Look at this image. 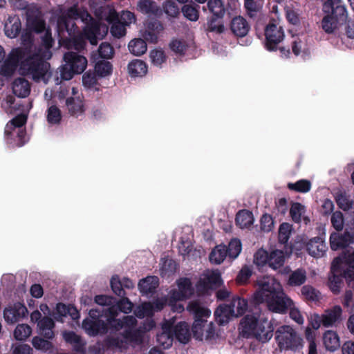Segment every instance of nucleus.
<instances>
[{
	"instance_id": "f257e3e1",
	"label": "nucleus",
	"mask_w": 354,
	"mask_h": 354,
	"mask_svg": "<svg viewBox=\"0 0 354 354\" xmlns=\"http://www.w3.org/2000/svg\"><path fill=\"white\" fill-rule=\"evenodd\" d=\"M108 26L95 20L85 9L73 5L63 12L57 20L59 44L68 49L80 51L88 40L96 46L108 33Z\"/></svg>"
},
{
	"instance_id": "f03ea898",
	"label": "nucleus",
	"mask_w": 354,
	"mask_h": 354,
	"mask_svg": "<svg viewBox=\"0 0 354 354\" xmlns=\"http://www.w3.org/2000/svg\"><path fill=\"white\" fill-rule=\"evenodd\" d=\"M253 301L255 304L266 302L269 310L281 314L286 313L294 304L274 279L262 281L259 290L254 295Z\"/></svg>"
},
{
	"instance_id": "7ed1b4c3",
	"label": "nucleus",
	"mask_w": 354,
	"mask_h": 354,
	"mask_svg": "<svg viewBox=\"0 0 354 354\" xmlns=\"http://www.w3.org/2000/svg\"><path fill=\"white\" fill-rule=\"evenodd\" d=\"M22 50L24 55L21 60L20 70L23 74L30 75L35 81H39L46 75L49 67V64L45 60L47 57L41 48H37L32 53Z\"/></svg>"
},
{
	"instance_id": "20e7f679",
	"label": "nucleus",
	"mask_w": 354,
	"mask_h": 354,
	"mask_svg": "<svg viewBox=\"0 0 354 354\" xmlns=\"http://www.w3.org/2000/svg\"><path fill=\"white\" fill-rule=\"evenodd\" d=\"M187 310L193 314L194 317L192 328L193 337L196 339L203 340L205 327L207 325V318L211 315L210 310L201 306L198 300H194L188 304Z\"/></svg>"
},
{
	"instance_id": "39448f33",
	"label": "nucleus",
	"mask_w": 354,
	"mask_h": 354,
	"mask_svg": "<svg viewBox=\"0 0 354 354\" xmlns=\"http://www.w3.org/2000/svg\"><path fill=\"white\" fill-rule=\"evenodd\" d=\"M275 340L280 351H297L302 348L303 339L290 326L283 325L275 331Z\"/></svg>"
},
{
	"instance_id": "423d86ee",
	"label": "nucleus",
	"mask_w": 354,
	"mask_h": 354,
	"mask_svg": "<svg viewBox=\"0 0 354 354\" xmlns=\"http://www.w3.org/2000/svg\"><path fill=\"white\" fill-rule=\"evenodd\" d=\"M63 59L65 65L62 75L65 80H71L75 74L83 73L86 68V58L77 53L72 51L65 53Z\"/></svg>"
},
{
	"instance_id": "0eeeda50",
	"label": "nucleus",
	"mask_w": 354,
	"mask_h": 354,
	"mask_svg": "<svg viewBox=\"0 0 354 354\" xmlns=\"http://www.w3.org/2000/svg\"><path fill=\"white\" fill-rule=\"evenodd\" d=\"M89 317L82 322V328L90 336L104 335L108 332V325L101 318L103 312L98 309H91L88 313Z\"/></svg>"
},
{
	"instance_id": "6e6552de",
	"label": "nucleus",
	"mask_w": 354,
	"mask_h": 354,
	"mask_svg": "<svg viewBox=\"0 0 354 354\" xmlns=\"http://www.w3.org/2000/svg\"><path fill=\"white\" fill-rule=\"evenodd\" d=\"M264 46L268 51H276L283 40L285 33L283 27L275 19H271L264 30Z\"/></svg>"
},
{
	"instance_id": "1a4fd4ad",
	"label": "nucleus",
	"mask_w": 354,
	"mask_h": 354,
	"mask_svg": "<svg viewBox=\"0 0 354 354\" xmlns=\"http://www.w3.org/2000/svg\"><path fill=\"white\" fill-rule=\"evenodd\" d=\"M24 55V51L19 48H15L8 55L0 68V74L5 77L13 75Z\"/></svg>"
},
{
	"instance_id": "9d476101",
	"label": "nucleus",
	"mask_w": 354,
	"mask_h": 354,
	"mask_svg": "<svg viewBox=\"0 0 354 354\" xmlns=\"http://www.w3.org/2000/svg\"><path fill=\"white\" fill-rule=\"evenodd\" d=\"M27 27L35 33H41L46 30V21L41 12L36 9H28L26 12Z\"/></svg>"
},
{
	"instance_id": "9b49d317",
	"label": "nucleus",
	"mask_w": 354,
	"mask_h": 354,
	"mask_svg": "<svg viewBox=\"0 0 354 354\" xmlns=\"http://www.w3.org/2000/svg\"><path fill=\"white\" fill-rule=\"evenodd\" d=\"M337 268L343 270L345 277L349 268L354 269V250L353 248L344 251L338 257L333 259V272Z\"/></svg>"
},
{
	"instance_id": "f8f14e48",
	"label": "nucleus",
	"mask_w": 354,
	"mask_h": 354,
	"mask_svg": "<svg viewBox=\"0 0 354 354\" xmlns=\"http://www.w3.org/2000/svg\"><path fill=\"white\" fill-rule=\"evenodd\" d=\"M274 326L271 321L266 318L260 319L259 324L252 335L261 342L269 341L273 336Z\"/></svg>"
},
{
	"instance_id": "ddd939ff",
	"label": "nucleus",
	"mask_w": 354,
	"mask_h": 354,
	"mask_svg": "<svg viewBox=\"0 0 354 354\" xmlns=\"http://www.w3.org/2000/svg\"><path fill=\"white\" fill-rule=\"evenodd\" d=\"M28 311L24 304L17 302L4 310L3 316L8 323L14 324L26 317Z\"/></svg>"
},
{
	"instance_id": "4468645a",
	"label": "nucleus",
	"mask_w": 354,
	"mask_h": 354,
	"mask_svg": "<svg viewBox=\"0 0 354 354\" xmlns=\"http://www.w3.org/2000/svg\"><path fill=\"white\" fill-rule=\"evenodd\" d=\"M4 33L10 39L16 38L21 31V22L17 15H9L4 24Z\"/></svg>"
},
{
	"instance_id": "2eb2a0df",
	"label": "nucleus",
	"mask_w": 354,
	"mask_h": 354,
	"mask_svg": "<svg viewBox=\"0 0 354 354\" xmlns=\"http://www.w3.org/2000/svg\"><path fill=\"white\" fill-rule=\"evenodd\" d=\"M171 319L174 322V319ZM171 330L174 337L180 343L187 344L191 339L190 327L186 322H179L176 325L174 323Z\"/></svg>"
},
{
	"instance_id": "dca6fc26",
	"label": "nucleus",
	"mask_w": 354,
	"mask_h": 354,
	"mask_svg": "<svg viewBox=\"0 0 354 354\" xmlns=\"http://www.w3.org/2000/svg\"><path fill=\"white\" fill-rule=\"evenodd\" d=\"M173 324L172 319L167 321L162 325L163 331L157 335L156 341L164 349L169 348L173 344L174 336L171 330Z\"/></svg>"
},
{
	"instance_id": "f3484780",
	"label": "nucleus",
	"mask_w": 354,
	"mask_h": 354,
	"mask_svg": "<svg viewBox=\"0 0 354 354\" xmlns=\"http://www.w3.org/2000/svg\"><path fill=\"white\" fill-rule=\"evenodd\" d=\"M306 250L314 257H322L326 250V246L321 237L316 236L310 239L306 245Z\"/></svg>"
},
{
	"instance_id": "a211bd4d",
	"label": "nucleus",
	"mask_w": 354,
	"mask_h": 354,
	"mask_svg": "<svg viewBox=\"0 0 354 354\" xmlns=\"http://www.w3.org/2000/svg\"><path fill=\"white\" fill-rule=\"evenodd\" d=\"M179 290L173 294V298L176 300H183L194 293L192 282L188 278H181L178 282Z\"/></svg>"
},
{
	"instance_id": "6ab92c4d",
	"label": "nucleus",
	"mask_w": 354,
	"mask_h": 354,
	"mask_svg": "<svg viewBox=\"0 0 354 354\" xmlns=\"http://www.w3.org/2000/svg\"><path fill=\"white\" fill-rule=\"evenodd\" d=\"M66 105L68 111V113L71 116L77 118L84 113V104L80 97H68L66 100Z\"/></svg>"
},
{
	"instance_id": "aec40b11",
	"label": "nucleus",
	"mask_w": 354,
	"mask_h": 354,
	"mask_svg": "<svg viewBox=\"0 0 354 354\" xmlns=\"http://www.w3.org/2000/svg\"><path fill=\"white\" fill-rule=\"evenodd\" d=\"M230 29L236 36L243 37L248 34L250 26L243 17L239 16L232 19Z\"/></svg>"
},
{
	"instance_id": "412c9836",
	"label": "nucleus",
	"mask_w": 354,
	"mask_h": 354,
	"mask_svg": "<svg viewBox=\"0 0 354 354\" xmlns=\"http://www.w3.org/2000/svg\"><path fill=\"white\" fill-rule=\"evenodd\" d=\"M159 284V279L156 276H148L140 280L138 288L142 294L148 295L155 292Z\"/></svg>"
},
{
	"instance_id": "4be33fe9",
	"label": "nucleus",
	"mask_w": 354,
	"mask_h": 354,
	"mask_svg": "<svg viewBox=\"0 0 354 354\" xmlns=\"http://www.w3.org/2000/svg\"><path fill=\"white\" fill-rule=\"evenodd\" d=\"M13 93L19 97H26L30 92V85L24 77L15 79L12 84Z\"/></svg>"
},
{
	"instance_id": "5701e85b",
	"label": "nucleus",
	"mask_w": 354,
	"mask_h": 354,
	"mask_svg": "<svg viewBox=\"0 0 354 354\" xmlns=\"http://www.w3.org/2000/svg\"><path fill=\"white\" fill-rule=\"evenodd\" d=\"M335 201L338 207L354 215V201L350 198V196L344 191H339L335 196Z\"/></svg>"
},
{
	"instance_id": "b1692460",
	"label": "nucleus",
	"mask_w": 354,
	"mask_h": 354,
	"mask_svg": "<svg viewBox=\"0 0 354 354\" xmlns=\"http://www.w3.org/2000/svg\"><path fill=\"white\" fill-rule=\"evenodd\" d=\"M37 326L39 328L41 335L45 339H53L55 336L53 329L55 324L51 317L47 316L42 317L38 322Z\"/></svg>"
},
{
	"instance_id": "393cba45",
	"label": "nucleus",
	"mask_w": 354,
	"mask_h": 354,
	"mask_svg": "<svg viewBox=\"0 0 354 354\" xmlns=\"http://www.w3.org/2000/svg\"><path fill=\"white\" fill-rule=\"evenodd\" d=\"M128 72L131 77H142L147 72L146 63L141 59H133L128 64Z\"/></svg>"
},
{
	"instance_id": "a878e982",
	"label": "nucleus",
	"mask_w": 354,
	"mask_h": 354,
	"mask_svg": "<svg viewBox=\"0 0 354 354\" xmlns=\"http://www.w3.org/2000/svg\"><path fill=\"white\" fill-rule=\"evenodd\" d=\"M27 117L24 114H19L12 118L6 125L5 127V136L8 139L12 136V132L15 131L16 128L21 129V127L26 123Z\"/></svg>"
},
{
	"instance_id": "bb28decb",
	"label": "nucleus",
	"mask_w": 354,
	"mask_h": 354,
	"mask_svg": "<svg viewBox=\"0 0 354 354\" xmlns=\"http://www.w3.org/2000/svg\"><path fill=\"white\" fill-rule=\"evenodd\" d=\"M235 222L240 228H248L254 222V216L252 212L248 209H242L238 212L236 215Z\"/></svg>"
},
{
	"instance_id": "cd10ccee",
	"label": "nucleus",
	"mask_w": 354,
	"mask_h": 354,
	"mask_svg": "<svg viewBox=\"0 0 354 354\" xmlns=\"http://www.w3.org/2000/svg\"><path fill=\"white\" fill-rule=\"evenodd\" d=\"M137 9L142 14L148 15H157L160 12V8L152 0H140L137 5Z\"/></svg>"
},
{
	"instance_id": "c85d7f7f",
	"label": "nucleus",
	"mask_w": 354,
	"mask_h": 354,
	"mask_svg": "<svg viewBox=\"0 0 354 354\" xmlns=\"http://www.w3.org/2000/svg\"><path fill=\"white\" fill-rule=\"evenodd\" d=\"M259 319L254 315H246L241 321V326L243 328V333L247 335H252L259 324Z\"/></svg>"
},
{
	"instance_id": "c756f323",
	"label": "nucleus",
	"mask_w": 354,
	"mask_h": 354,
	"mask_svg": "<svg viewBox=\"0 0 354 354\" xmlns=\"http://www.w3.org/2000/svg\"><path fill=\"white\" fill-rule=\"evenodd\" d=\"M227 256V246L225 245H216L210 252L209 261L215 264H221Z\"/></svg>"
},
{
	"instance_id": "7c9ffc66",
	"label": "nucleus",
	"mask_w": 354,
	"mask_h": 354,
	"mask_svg": "<svg viewBox=\"0 0 354 354\" xmlns=\"http://www.w3.org/2000/svg\"><path fill=\"white\" fill-rule=\"evenodd\" d=\"M303 299L308 303H316L321 299L319 291L310 285H305L301 289Z\"/></svg>"
},
{
	"instance_id": "2f4dec72",
	"label": "nucleus",
	"mask_w": 354,
	"mask_h": 354,
	"mask_svg": "<svg viewBox=\"0 0 354 354\" xmlns=\"http://www.w3.org/2000/svg\"><path fill=\"white\" fill-rule=\"evenodd\" d=\"M200 6L191 1L189 3L185 4L181 11L185 18L192 21H196L199 17V9Z\"/></svg>"
},
{
	"instance_id": "473e14b6",
	"label": "nucleus",
	"mask_w": 354,
	"mask_h": 354,
	"mask_svg": "<svg viewBox=\"0 0 354 354\" xmlns=\"http://www.w3.org/2000/svg\"><path fill=\"white\" fill-rule=\"evenodd\" d=\"M232 310L230 306L218 307L214 312V317L216 323L220 326H224L229 322Z\"/></svg>"
},
{
	"instance_id": "72a5a7b5",
	"label": "nucleus",
	"mask_w": 354,
	"mask_h": 354,
	"mask_svg": "<svg viewBox=\"0 0 354 354\" xmlns=\"http://www.w3.org/2000/svg\"><path fill=\"white\" fill-rule=\"evenodd\" d=\"M33 31L30 30L28 28L22 33L21 39V46L18 48L28 50L29 53H32V51L37 50V48L34 45V38L32 35Z\"/></svg>"
},
{
	"instance_id": "f704fd0d",
	"label": "nucleus",
	"mask_w": 354,
	"mask_h": 354,
	"mask_svg": "<svg viewBox=\"0 0 354 354\" xmlns=\"http://www.w3.org/2000/svg\"><path fill=\"white\" fill-rule=\"evenodd\" d=\"M285 262L283 252L279 250H275L270 253L268 266L273 270H277L282 267Z\"/></svg>"
},
{
	"instance_id": "c9c22d12",
	"label": "nucleus",
	"mask_w": 354,
	"mask_h": 354,
	"mask_svg": "<svg viewBox=\"0 0 354 354\" xmlns=\"http://www.w3.org/2000/svg\"><path fill=\"white\" fill-rule=\"evenodd\" d=\"M129 51L136 56L143 55L147 50L145 40L138 38L131 40L129 44Z\"/></svg>"
},
{
	"instance_id": "e433bc0d",
	"label": "nucleus",
	"mask_w": 354,
	"mask_h": 354,
	"mask_svg": "<svg viewBox=\"0 0 354 354\" xmlns=\"http://www.w3.org/2000/svg\"><path fill=\"white\" fill-rule=\"evenodd\" d=\"M306 281V272L303 269H297L288 277V284L290 286H299Z\"/></svg>"
},
{
	"instance_id": "4c0bfd02",
	"label": "nucleus",
	"mask_w": 354,
	"mask_h": 354,
	"mask_svg": "<svg viewBox=\"0 0 354 354\" xmlns=\"http://www.w3.org/2000/svg\"><path fill=\"white\" fill-rule=\"evenodd\" d=\"M54 40L52 37L51 31L50 29L45 30L44 36L41 37V46L39 48L42 49V53L46 55L47 59L51 57L50 49L53 47Z\"/></svg>"
},
{
	"instance_id": "58836bf2",
	"label": "nucleus",
	"mask_w": 354,
	"mask_h": 354,
	"mask_svg": "<svg viewBox=\"0 0 354 354\" xmlns=\"http://www.w3.org/2000/svg\"><path fill=\"white\" fill-rule=\"evenodd\" d=\"M352 243H354V234L348 232H345L340 235L333 234V245H336L337 248H344Z\"/></svg>"
},
{
	"instance_id": "ea45409f",
	"label": "nucleus",
	"mask_w": 354,
	"mask_h": 354,
	"mask_svg": "<svg viewBox=\"0 0 354 354\" xmlns=\"http://www.w3.org/2000/svg\"><path fill=\"white\" fill-rule=\"evenodd\" d=\"M287 187L291 191L299 193H307L310 190L312 184L309 180L301 179L295 183H288Z\"/></svg>"
},
{
	"instance_id": "a19ab883",
	"label": "nucleus",
	"mask_w": 354,
	"mask_h": 354,
	"mask_svg": "<svg viewBox=\"0 0 354 354\" xmlns=\"http://www.w3.org/2000/svg\"><path fill=\"white\" fill-rule=\"evenodd\" d=\"M207 7L209 10L212 13V17L216 18L223 17L225 10L221 0H209Z\"/></svg>"
},
{
	"instance_id": "79ce46f5",
	"label": "nucleus",
	"mask_w": 354,
	"mask_h": 354,
	"mask_svg": "<svg viewBox=\"0 0 354 354\" xmlns=\"http://www.w3.org/2000/svg\"><path fill=\"white\" fill-rule=\"evenodd\" d=\"M242 250V244L239 239H232L227 247V256L232 259H235Z\"/></svg>"
},
{
	"instance_id": "37998d69",
	"label": "nucleus",
	"mask_w": 354,
	"mask_h": 354,
	"mask_svg": "<svg viewBox=\"0 0 354 354\" xmlns=\"http://www.w3.org/2000/svg\"><path fill=\"white\" fill-rule=\"evenodd\" d=\"M32 333L31 328L25 324L17 325L14 330V337L17 340L24 341L26 340Z\"/></svg>"
},
{
	"instance_id": "c03bdc74",
	"label": "nucleus",
	"mask_w": 354,
	"mask_h": 354,
	"mask_svg": "<svg viewBox=\"0 0 354 354\" xmlns=\"http://www.w3.org/2000/svg\"><path fill=\"white\" fill-rule=\"evenodd\" d=\"M62 120V113L59 109L55 106H50L47 110V121L51 124H58Z\"/></svg>"
},
{
	"instance_id": "a18cd8bd",
	"label": "nucleus",
	"mask_w": 354,
	"mask_h": 354,
	"mask_svg": "<svg viewBox=\"0 0 354 354\" xmlns=\"http://www.w3.org/2000/svg\"><path fill=\"white\" fill-rule=\"evenodd\" d=\"M94 71L99 77H105L112 73V64L108 61H100L95 64Z\"/></svg>"
},
{
	"instance_id": "49530a36",
	"label": "nucleus",
	"mask_w": 354,
	"mask_h": 354,
	"mask_svg": "<svg viewBox=\"0 0 354 354\" xmlns=\"http://www.w3.org/2000/svg\"><path fill=\"white\" fill-rule=\"evenodd\" d=\"M188 45L184 39H174L169 44L170 49L176 54L184 55Z\"/></svg>"
},
{
	"instance_id": "de8ad7c7",
	"label": "nucleus",
	"mask_w": 354,
	"mask_h": 354,
	"mask_svg": "<svg viewBox=\"0 0 354 354\" xmlns=\"http://www.w3.org/2000/svg\"><path fill=\"white\" fill-rule=\"evenodd\" d=\"M32 344L37 350H40L44 352L48 351L53 348V344L49 339H45L39 336H35L32 338Z\"/></svg>"
},
{
	"instance_id": "09e8293b",
	"label": "nucleus",
	"mask_w": 354,
	"mask_h": 354,
	"mask_svg": "<svg viewBox=\"0 0 354 354\" xmlns=\"http://www.w3.org/2000/svg\"><path fill=\"white\" fill-rule=\"evenodd\" d=\"M124 341L120 337L108 336L103 341V346L107 349L121 348Z\"/></svg>"
},
{
	"instance_id": "8fccbe9b",
	"label": "nucleus",
	"mask_w": 354,
	"mask_h": 354,
	"mask_svg": "<svg viewBox=\"0 0 354 354\" xmlns=\"http://www.w3.org/2000/svg\"><path fill=\"white\" fill-rule=\"evenodd\" d=\"M336 21L338 24H343L347 21L346 9L344 6L333 7V23Z\"/></svg>"
},
{
	"instance_id": "3c124183",
	"label": "nucleus",
	"mask_w": 354,
	"mask_h": 354,
	"mask_svg": "<svg viewBox=\"0 0 354 354\" xmlns=\"http://www.w3.org/2000/svg\"><path fill=\"white\" fill-rule=\"evenodd\" d=\"M304 211V206L299 203H293L290 209V215L295 223H300L301 214Z\"/></svg>"
},
{
	"instance_id": "603ef678",
	"label": "nucleus",
	"mask_w": 354,
	"mask_h": 354,
	"mask_svg": "<svg viewBox=\"0 0 354 354\" xmlns=\"http://www.w3.org/2000/svg\"><path fill=\"white\" fill-rule=\"evenodd\" d=\"M233 309L236 308L237 315H243L248 308V301L243 298L236 297L231 304ZM234 311V310H232Z\"/></svg>"
},
{
	"instance_id": "864d4df0",
	"label": "nucleus",
	"mask_w": 354,
	"mask_h": 354,
	"mask_svg": "<svg viewBox=\"0 0 354 354\" xmlns=\"http://www.w3.org/2000/svg\"><path fill=\"white\" fill-rule=\"evenodd\" d=\"M292 226L288 223H283L279 229V241L282 244L287 243L291 233Z\"/></svg>"
},
{
	"instance_id": "5fc2aeb1",
	"label": "nucleus",
	"mask_w": 354,
	"mask_h": 354,
	"mask_svg": "<svg viewBox=\"0 0 354 354\" xmlns=\"http://www.w3.org/2000/svg\"><path fill=\"white\" fill-rule=\"evenodd\" d=\"M97 73L94 71H88L86 72L82 77V83L85 87L93 88L97 84Z\"/></svg>"
},
{
	"instance_id": "6e6d98bb",
	"label": "nucleus",
	"mask_w": 354,
	"mask_h": 354,
	"mask_svg": "<svg viewBox=\"0 0 354 354\" xmlns=\"http://www.w3.org/2000/svg\"><path fill=\"white\" fill-rule=\"evenodd\" d=\"M123 337L131 342H142V334L138 330H132L131 328H127L122 333Z\"/></svg>"
},
{
	"instance_id": "4d7b16f0",
	"label": "nucleus",
	"mask_w": 354,
	"mask_h": 354,
	"mask_svg": "<svg viewBox=\"0 0 354 354\" xmlns=\"http://www.w3.org/2000/svg\"><path fill=\"white\" fill-rule=\"evenodd\" d=\"M110 284L113 292L116 295L119 297H124L125 295V291L122 288L121 280L118 275H114L112 277Z\"/></svg>"
},
{
	"instance_id": "13d9d810",
	"label": "nucleus",
	"mask_w": 354,
	"mask_h": 354,
	"mask_svg": "<svg viewBox=\"0 0 354 354\" xmlns=\"http://www.w3.org/2000/svg\"><path fill=\"white\" fill-rule=\"evenodd\" d=\"M165 12L171 17H177L179 15V8L177 4L172 0H167L163 5Z\"/></svg>"
},
{
	"instance_id": "bf43d9fd",
	"label": "nucleus",
	"mask_w": 354,
	"mask_h": 354,
	"mask_svg": "<svg viewBox=\"0 0 354 354\" xmlns=\"http://www.w3.org/2000/svg\"><path fill=\"white\" fill-rule=\"evenodd\" d=\"M98 53L103 59H110L113 57L114 50L112 46L107 42H102L98 48Z\"/></svg>"
},
{
	"instance_id": "052dcab7",
	"label": "nucleus",
	"mask_w": 354,
	"mask_h": 354,
	"mask_svg": "<svg viewBox=\"0 0 354 354\" xmlns=\"http://www.w3.org/2000/svg\"><path fill=\"white\" fill-rule=\"evenodd\" d=\"M150 59L153 64L160 66L166 60V56L162 50L154 49L150 52Z\"/></svg>"
},
{
	"instance_id": "680f3d73",
	"label": "nucleus",
	"mask_w": 354,
	"mask_h": 354,
	"mask_svg": "<svg viewBox=\"0 0 354 354\" xmlns=\"http://www.w3.org/2000/svg\"><path fill=\"white\" fill-rule=\"evenodd\" d=\"M261 230L265 232H270L274 227L272 217L268 214H263L260 220Z\"/></svg>"
},
{
	"instance_id": "e2e57ef3",
	"label": "nucleus",
	"mask_w": 354,
	"mask_h": 354,
	"mask_svg": "<svg viewBox=\"0 0 354 354\" xmlns=\"http://www.w3.org/2000/svg\"><path fill=\"white\" fill-rule=\"evenodd\" d=\"M252 274V270L250 267L245 265L239 271L236 280L239 283H245L249 280Z\"/></svg>"
},
{
	"instance_id": "0e129e2a",
	"label": "nucleus",
	"mask_w": 354,
	"mask_h": 354,
	"mask_svg": "<svg viewBox=\"0 0 354 354\" xmlns=\"http://www.w3.org/2000/svg\"><path fill=\"white\" fill-rule=\"evenodd\" d=\"M154 306L150 302L143 303L136 312V315L139 317H143L145 315H150L153 313Z\"/></svg>"
},
{
	"instance_id": "69168bd1",
	"label": "nucleus",
	"mask_w": 354,
	"mask_h": 354,
	"mask_svg": "<svg viewBox=\"0 0 354 354\" xmlns=\"http://www.w3.org/2000/svg\"><path fill=\"white\" fill-rule=\"evenodd\" d=\"M270 254L266 250H258L254 254V263L258 266L268 265Z\"/></svg>"
},
{
	"instance_id": "338daca9",
	"label": "nucleus",
	"mask_w": 354,
	"mask_h": 354,
	"mask_svg": "<svg viewBox=\"0 0 354 354\" xmlns=\"http://www.w3.org/2000/svg\"><path fill=\"white\" fill-rule=\"evenodd\" d=\"M95 302L100 306H111L116 303V299L114 297L100 295L95 297Z\"/></svg>"
},
{
	"instance_id": "774afa93",
	"label": "nucleus",
	"mask_w": 354,
	"mask_h": 354,
	"mask_svg": "<svg viewBox=\"0 0 354 354\" xmlns=\"http://www.w3.org/2000/svg\"><path fill=\"white\" fill-rule=\"evenodd\" d=\"M122 298L117 301V307L118 308V310L120 312H123L124 313H129L132 310L133 304L130 301V300L127 298L124 297H122Z\"/></svg>"
}]
</instances>
